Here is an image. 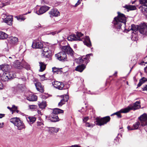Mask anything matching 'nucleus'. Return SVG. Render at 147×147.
<instances>
[{
    "label": "nucleus",
    "mask_w": 147,
    "mask_h": 147,
    "mask_svg": "<svg viewBox=\"0 0 147 147\" xmlns=\"http://www.w3.org/2000/svg\"><path fill=\"white\" fill-rule=\"evenodd\" d=\"M138 109V101H136L135 103L133 104H131L128 106L127 107L122 109L120 110L119 111L111 115V116L114 115H117L118 118H121L122 117L120 113H125L128 112L130 110H135Z\"/></svg>",
    "instance_id": "2"
},
{
    "label": "nucleus",
    "mask_w": 147,
    "mask_h": 147,
    "mask_svg": "<svg viewBox=\"0 0 147 147\" xmlns=\"http://www.w3.org/2000/svg\"><path fill=\"white\" fill-rule=\"evenodd\" d=\"M3 22L9 25H11L13 22V16H8L6 18H4Z\"/></svg>",
    "instance_id": "19"
},
{
    "label": "nucleus",
    "mask_w": 147,
    "mask_h": 147,
    "mask_svg": "<svg viewBox=\"0 0 147 147\" xmlns=\"http://www.w3.org/2000/svg\"><path fill=\"white\" fill-rule=\"evenodd\" d=\"M75 61L79 64L86 63V61L85 59L84 60V59H83V57H82L79 58L75 59Z\"/></svg>",
    "instance_id": "33"
},
{
    "label": "nucleus",
    "mask_w": 147,
    "mask_h": 147,
    "mask_svg": "<svg viewBox=\"0 0 147 147\" xmlns=\"http://www.w3.org/2000/svg\"><path fill=\"white\" fill-rule=\"evenodd\" d=\"M127 128L128 130H133L138 129V121H136L133 125L132 127L130 126H128Z\"/></svg>",
    "instance_id": "30"
},
{
    "label": "nucleus",
    "mask_w": 147,
    "mask_h": 147,
    "mask_svg": "<svg viewBox=\"0 0 147 147\" xmlns=\"http://www.w3.org/2000/svg\"><path fill=\"white\" fill-rule=\"evenodd\" d=\"M24 15H21L19 16H16V17L18 20H24L25 19V18L24 16Z\"/></svg>",
    "instance_id": "41"
},
{
    "label": "nucleus",
    "mask_w": 147,
    "mask_h": 147,
    "mask_svg": "<svg viewBox=\"0 0 147 147\" xmlns=\"http://www.w3.org/2000/svg\"><path fill=\"white\" fill-rule=\"evenodd\" d=\"M140 4L142 5V7L140 6L139 8L141 12L146 16V13H147V0H139Z\"/></svg>",
    "instance_id": "9"
},
{
    "label": "nucleus",
    "mask_w": 147,
    "mask_h": 147,
    "mask_svg": "<svg viewBox=\"0 0 147 147\" xmlns=\"http://www.w3.org/2000/svg\"><path fill=\"white\" fill-rule=\"evenodd\" d=\"M55 57H57V59L59 61H65L67 60L66 54L62 51L56 54Z\"/></svg>",
    "instance_id": "12"
},
{
    "label": "nucleus",
    "mask_w": 147,
    "mask_h": 147,
    "mask_svg": "<svg viewBox=\"0 0 147 147\" xmlns=\"http://www.w3.org/2000/svg\"><path fill=\"white\" fill-rule=\"evenodd\" d=\"M138 64L140 65H145V62L144 61H142L140 63H138Z\"/></svg>",
    "instance_id": "53"
},
{
    "label": "nucleus",
    "mask_w": 147,
    "mask_h": 147,
    "mask_svg": "<svg viewBox=\"0 0 147 147\" xmlns=\"http://www.w3.org/2000/svg\"><path fill=\"white\" fill-rule=\"evenodd\" d=\"M26 119L30 124H32L36 121V118L32 117H29L26 118Z\"/></svg>",
    "instance_id": "31"
},
{
    "label": "nucleus",
    "mask_w": 147,
    "mask_h": 147,
    "mask_svg": "<svg viewBox=\"0 0 147 147\" xmlns=\"http://www.w3.org/2000/svg\"><path fill=\"white\" fill-rule=\"evenodd\" d=\"M14 109V110L16 109H17V108L14 105H13L12 106L11 109Z\"/></svg>",
    "instance_id": "57"
},
{
    "label": "nucleus",
    "mask_w": 147,
    "mask_h": 147,
    "mask_svg": "<svg viewBox=\"0 0 147 147\" xmlns=\"http://www.w3.org/2000/svg\"><path fill=\"white\" fill-rule=\"evenodd\" d=\"M9 43L12 45H16L18 42V39L15 37H10Z\"/></svg>",
    "instance_id": "23"
},
{
    "label": "nucleus",
    "mask_w": 147,
    "mask_h": 147,
    "mask_svg": "<svg viewBox=\"0 0 147 147\" xmlns=\"http://www.w3.org/2000/svg\"><path fill=\"white\" fill-rule=\"evenodd\" d=\"M138 109L140 108H143L144 107H141V106L140 105V101H138Z\"/></svg>",
    "instance_id": "56"
},
{
    "label": "nucleus",
    "mask_w": 147,
    "mask_h": 147,
    "mask_svg": "<svg viewBox=\"0 0 147 147\" xmlns=\"http://www.w3.org/2000/svg\"><path fill=\"white\" fill-rule=\"evenodd\" d=\"M1 16L3 20V21L4 18H6V17H7V15L3 13L1 15Z\"/></svg>",
    "instance_id": "51"
},
{
    "label": "nucleus",
    "mask_w": 147,
    "mask_h": 147,
    "mask_svg": "<svg viewBox=\"0 0 147 147\" xmlns=\"http://www.w3.org/2000/svg\"><path fill=\"white\" fill-rule=\"evenodd\" d=\"M49 132L51 133H54L57 132L60 129L59 128H55V127H49Z\"/></svg>",
    "instance_id": "29"
},
{
    "label": "nucleus",
    "mask_w": 147,
    "mask_h": 147,
    "mask_svg": "<svg viewBox=\"0 0 147 147\" xmlns=\"http://www.w3.org/2000/svg\"><path fill=\"white\" fill-rule=\"evenodd\" d=\"M10 121L14 124L18 130H21L25 128L24 124L19 118L14 117L11 119Z\"/></svg>",
    "instance_id": "3"
},
{
    "label": "nucleus",
    "mask_w": 147,
    "mask_h": 147,
    "mask_svg": "<svg viewBox=\"0 0 147 147\" xmlns=\"http://www.w3.org/2000/svg\"><path fill=\"white\" fill-rule=\"evenodd\" d=\"M85 126L86 127H92L93 126L92 125L90 124V123L88 122H86V123Z\"/></svg>",
    "instance_id": "46"
},
{
    "label": "nucleus",
    "mask_w": 147,
    "mask_h": 147,
    "mask_svg": "<svg viewBox=\"0 0 147 147\" xmlns=\"http://www.w3.org/2000/svg\"><path fill=\"white\" fill-rule=\"evenodd\" d=\"M138 127L141 126L144 127L147 125V115L145 113L138 117Z\"/></svg>",
    "instance_id": "8"
},
{
    "label": "nucleus",
    "mask_w": 147,
    "mask_h": 147,
    "mask_svg": "<svg viewBox=\"0 0 147 147\" xmlns=\"http://www.w3.org/2000/svg\"><path fill=\"white\" fill-rule=\"evenodd\" d=\"M93 54L92 53H90L87 55L86 56H84L83 57V58L84 60L85 59L86 61V63L88 62V61L89 59L90 58V56H92Z\"/></svg>",
    "instance_id": "38"
},
{
    "label": "nucleus",
    "mask_w": 147,
    "mask_h": 147,
    "mask_svg": "<svg viewBox=\"0 0 147 147\" xmlns=\"http://www.w3.org/2000/svg\"><path fill=\"white\" fill-rule=\"evenodd\" d=\"M69 147H81L77 145H76L72 146H70Z\"/></svg>",
    "instance_id": "61"
},
{
    "label": "nucleus",
    "mask_w": 147,
    "mask_h": 147,
    "mask_svg": "<svg viewBox=\"0 0 147 147\" xmlns=\"http://www.w3.org/2000/svg\"><path fill=\"white\" fill-rule=\"evenodd\" d=\"M38 105L40 108L42 109H44L47 106L46 102L42 101L41 102L38 103Z\"/></svg>",
    "instance_id": "35"
},
{
    "label": "nucleus",
    "mask_w": 147,
    "mask_h": 147,
    "mask_svg": "<svg viewBox=\"0 0 147 147\" xmlns=\"http://www.w3.org/2000/svg\"><path fill=\"white\" fill-rule=\"evenodd\" d=\"M123 7L125 9L127 10L128 11L129 10H134L136 9V6L134 5H126Z\"/></svg>",
    "instance_id": "25"
},
{
    "label": "nucleus",
    "mask_w": 147,
    "mask_h": 147,
    "mask_svg": "<svg viewBox=\"0 0 147 147\" xmlns=\"http://www.w3.org/2000/svg\"><path fill=\"white\" fill-rule=\"evenodd\" d=\"M22 66L23 67H24L27 70L30 69V66L28 65L27 63H25Z\"/></svg>",
    "instance_id": "43"
},
{
    "label": "nucleus",
    "mask_w": 147,
    "mask_h": 147,
    "mask_svg": "<svg viewBox=\"0 0 147 147\" xmlns=\"http://www.w3.org/2000/svg\"><path fill=\"white\" fill-rule=\"evenodd\" d=\"M130 30L133 31L131 39L134 42L136 41V43H137L138 40V26L134 24H132L130 29L128 30V31H129Z\"/></svg>",
    "instance_id": "4"
},
{
    "label": "nucleus",
    "mask_w": 147,
    "mask_h": 147,
    "mask_svg": "<svg viewBox=\"0 0 147 147\" xmlns=\"http://www.w3.org/2000/svg\"><path fill=\"white\" fill-rule=\"evenodd\" d=\"M49 7L47 6H42L40 8L39 10L35 11V12L38 15H41L49 10Z\"/></svg>",
    "instance_id": "14"
},
{
    "label": "nucleus",
    "mask_w": 147,
    "mask_h": 147,
    "mask_svg": "<svg viewBox=\"0 0 147 147\" xmlns=\"http://www.w3.org/2000/svg\"><path fill=\"white\" fill-rule=\"evenodd\" d=\"M118 15L115 17L113 22L115 27L118 30H120L122 28L121 26L125 28L126 25V18L123 14L119 12H117Z\"/></svg>",
    "instance_id": "1"
},
{
    "label": "nucleus",
    "mask_w": 147,
    "mask_h": 147,
    "mask_svg": "<svg viewBox=\"0 0 147 147\" xmlns=\"http://www.w3.org/2000/svg\"><path fill=\"white\" fill-rule=\"evenodd\" d=\"M5 1H6V0H3L2 1V3L3 4L2 6H5L7 5L8 4V3L7 2L5 3H4V2Z\"/></svg>",
    "instance_id": "52"
},
{
    "label": "nucleus",
    "mask_w": 147,
    "mask_h": 147,
    "mask_svg": "<svg viewBox=\"0 0 147 147\" xmlns=\"http://www.w3.org/2000/svg\"><path fill=\"white\" fill-rule=\"evenodd\" d=\"M3 86L1 83H0V90L2 89Z\"/></svg>",
    "instance_id": "64"
},
{
    "label": "nucleus",
    "mask_w": 147,
    "mask_h": 147,
    "mask_svg": "<svg viewBox=\"0 0 147 147\" xmlns=\"http://www.w3.org/2000/svg\"><path fill=\"white\" fill-rule=\"evenodd\" d=\"M54 87L59 90H62L64 86V84L63 82H61L57 81H55L52 83Z\"/></svg>",
    "instance_id": "15"
},
{
    "label": "nucleus",
    "mask_w": 147,
    "mask_h": 147,
    "mask_svg": "<svg viewBox=\"0 0 147 147\" xmlns=\"http://www.w3.org/2000/svg\"><path fill=\"white\" fill-rule=\"evenodd\" d=\"M8 36V35L5 33L0 31V39H6Z\"/></svg>",
    "instance_id": "34"
},
{
    "label": "nucleus",
    "mask_w": 147,
    "mask_h": 147,
    "mask_svg": "<svg viewBox=\"0 0 147 147\" xmlns=\"http://www.w3.org/2000/svg\"><path fill=\"white\" fill-rule=\"evenodd\" d=\"M4 125V124L3 123H0V128H2L3 127V125Z\"/></svg>",
    "instance_id": "60"
},
{
    "label": "nucleus",
    "mask_w": 147,
    "mask_h": 147,
    "mask_svg": "<svg viewBox=\"0 0 147 147\" xmlns=\"http://www.w3.org/2000/svg\"><path fill=\"white\" fill-rule=\"evenodd\" d=\"M48 118L49 119L53 122H56L59 121V119L57 115L54 113L53 111L52 113L50 115Z\"/></svg>",
    "instance_id": "13"
},
{
    "label": "nucleus",
    "mask_w": 147,
    "mask_h": 147,
    "mask_svg": "<svg viewBox=\"0 0 147 147\" xmlns=\"http://www.w3.org/2000/svg\"><path fill=\"white\" fill-rule=\"evenodd\" d=\"M35 85L37 90L41 93L44 92V86H42L40 82H36L35 84Z\"/></svg>",
    "instance_id": "21"
},
{
    "label": "nucleus",
    "mask_w": 147,
    "mask_h": 147,
    "mask_svg": "<svg viewBox=\"0 0 147 147\" xmlns=\"http://www.w3.org/2000/svg\"><path fill=\"white\" fill-rule=\"evenodd\" d=\"M86 67L84 64H82L81 65H78L76 68L75 70L80 72H82L85 69Z\"/></svg>",
    "instance_id": "27"
},
{
    "label": "nucleus",
    "mask_w": 147,
    "mask_h": 147,
    "mask_svg": "<svg viewBox=\"0 0 147 147\" xmlns=\"http://www.w3.org/2000/svg\"><path fill=\"white\" fill-rule=\"evenodd\" d=\"M39 76L40 77V78L41 79V80L42 81H43L46 80V78L45 77V74H43L42 75H39Z\"/></svg>",
    "instance_id": "44"
},
{
    "label": "nucleus",
    "mask_w": 147,
    "mask_h": 147,
    "mask_svg": "<svg viewBox=\"0 0 147 147\" xmlns=\"http://www.w3.org/2000/svg\"><path fill=\"white\" fill-rule=\"evenodd\" d=\"M10 69V66L9 65L4 64L0 65V69L2 70L3 73L10 72L9 70Z\"/></svg>",
    "instance_id": "17"
},
{
    "label": "nucleus",
    "mask_w": 147,
    "mask_h": 147,
    "mask_svg": "<svg viewBox=\"0 0 147 147\" xmlns=\"http://www.w3.org/2000/svg\"><path fill=\"white\" fill-rule=\"evenodd\" d=\"M62 68H58L54 67L52 68V71L54 73L57 72V73H58L60 72V74H61L62 72Z\"/></svg>",
    "instance_id": "37"
},
{
    "label": "nucleus",
    "mask_w": 147,
    "mask_h": 147,
    "mask_svg": "<svg viewBox=\"0 0 147 147\" xmlns=\"http://www.w3.org/2000/svg\"><path fill=\"white\" fill-rule=\"evenodd\" d=\"M12 111V113L14 112L15 111H16L17 113H18V112H19V111H18V110H17V109H15V110H13Z\"/></svg>",
    "instance_id": "58"
},
{
    "label": "nucleus",
    "mask_w": 147,
    "mask_h": 147,
    "mask_svg": "<svg viewBox=\"0 0 147 147\" xmlns=\"http://www.w3.org/2000/svg\"><path fill=\"white\" fill-rule=\"evenodd\" d=\"M138 31L143 37L147 36V25L145 23L143 22L138 25Z\"/></svg>",
    "instance_id": "7"
},
{
    "label": "nucleus",
    "mask_w": 147,
    "mask_h": 147,
    "mask_svg": "<svg viewBox=\"0 0 147 147\" xmlns=\"http://www.w3.org/2000/svg\"><path fill=\"white\" fill-rule=\"evenodd\" d=\"M80 3V0H78L77 2L75 4V7L77 6L78 5H79Z\"/></svg>",
    "instance_id": "55"
},
{
    "label": "nucleus",
    "mask_w": 147,
    "mask_h": 147,
    "mask_svg": "<svg viewBox=\"0 0 147 147\" xmlns=\"http://www.w3.org/2000/svg\"><path fill=\"white\" fill-rule=\"evenodd\" d=\"M53 111L57 115L58 114L63 113V111L59 108H55L53 109Z\"/></svg>",
    "instance_id": "36"
},
{
    "label": "nucleus",
    "mask_w": 147,
    "mask_h": 147,
    "mask_svg": "<svg viewBox=\"0 0 147 147\" xmlns=\"http://www.w3.org/2000/svg\"><path fill=\"white\" fill-rule=\"evenodd\" d=\"M39 66L40 69L39 70L40 72H42L44 71L46 69V64L44 62H39Z\"/></svg>",
    "instance_id": "24"
},
{
    "label": "nucleus",
    "mask_w": 147,
    "mask_h": 147,
    "mask_svg": "<svg viewBox=\"0 0 147 147\" xmlns=\"http://www.w3.org/2000/svg\"><path fill=\"white\" fill-rule=\"evenodd\" d=\"M43 124V123L42 122L40 121H38L37 123V125L38 126H41Z\"/></svg>",
    "instance_id": "54"
},
{
    "label": "nucleus",
    "mask_w": 147,
    "mask_h": 147,
    "mask_svg": "<svg viewBox=\"0 0 147 147\" xmlns=\"http://www.w3.org/2000/svg\"><path fill=\"white\" fill-rule=\"evenodd\" d=\"M37 96L34 94H31L27 97V100L30 101H35L37 100Z\"/></svg>",
    "instance_id": "28"
},
{
    "label": "nucleus",
    "mask_w": 147,
    "mask_h": 147,
    "mask_svg": "<svg viewBox=\"0 0 147 147\" xmlns=\"http://www.w3.org/2000/svg\"><path fill=\"white\" fill-rule=\"evenodd\" d=\"M110 119V117L109 116H106L101 118L98 117L95 119L94 123L96 125L100 126L103 125L109 121Z\"/></svg>",
    "instance_id": "5"
},
{
    "label": "nucleus",
    "mask_w": 147,
    "mask_h": 147,
    "mask_svg": "<svg viewBox=\"0 0 147 147\" xmlns=\"http://www.w3.org/2000/svg\"><path fill=\"white\" fill-rule=\"evenodd\" d=\"M88 119V117H86L83 118V121L84 122L86 123V122Z\"/></svg>",
    "instance_id": "49"
},
{
    "label": "nucleus",
    "mask_w": 147,
    "mask_h": 147,
    "mask_svg": "<svg viewBox=\"0 0 147 147\" xmlns=\"http://www.w3.org/2000/svg\"><path fill=\"white\" fill-rule=\"evenodd\" d=\"M50 17L53 18V17H57L60 15V13L58 10L56 8H53L49 12Z\"/></svg>",
    "instance_id": "16"
},
{
    "label": "nucleus",
    "mask_w": 147,
    "mask_h": 147,
    "mask_svg": "<svg viewBox=\"0 0 147 147\" xmlns=\"http://www.w3.org/2000/svg\"><path fill=\"white\" fill-rule=\"evenodd\" d=\"M83 42L85 45H86L88 47H90L91 46V43L90 40V38L88 36H86Z\"/></svg>",
    "instance_id": "22"
},
{
    "label": "nucleus",
    "mask_w": 147,
    "mask_h": 147,
    "mask_svg": "<svg viewBox=\"0 0 147 147\" xmlns=\"http://www.w3.org/2000/svg\"><path fill=\"white\" fill-rule=\"evenodd\" d=\"M41 98L43 99H46L47 98L49 97V96L48 95H45L44 94H42L41 95Z\"/></svg>",
    "instance_id": "45"
},
{
    "label": "nucleus",
    "mask_w": 147,
    "mask_h": 147,
    "mask_svg": "<svg viewBox=\"0 0 147 147\" xmlns=\"http://www.w3.org/2000/svg\"><path fill=\"white\" fill-rule=\"evenodd\" d=\"M61 97L63 99H64L67 102L69 99V96L68 94L61 96Z\"/></svg>",
    "instance_id": "40"
},
{
    "label": "nucleus",
    "mask_w": 147,
    "mask_h": 147,
    "mask_svg": "<svg viewBox=\"0 0 147 147\" xmlns=\"http://www.w3.org/2000/svg\"><path fill=\"white\" fill-rule=\"evenodd\" d=\"M66 102L65 101L64 99H62L61 100L60 102L58 103V106L61 107Z\"/></svg>",
    "instance_id": "42"
},
{
    "label": "nucleus",
    "mask_w": 147,
    "mask_h": 147,
    "mask_svg": "<svg viewBox=\"0 0 147 147\" xmlns=\"http://www.w3.org/2000/svg\"><path fill=\"white\" fill-rule=\"evenodd\" d=\"M83 35V34L80 32H78L76 35L71 34L67 37V39L70 41L75 40H81V37Z\"/></svg>",
    "instance_id": "10"
},
{
    "label": "nucleus",
    "mask_w": 147,
    "mask_h": 147,
    "mask_svg": "<svg viewBox=\"0 0 147 147\" xmlns=\"http://www.w3.org/2000/svg\"><path fill=\"white\" fill-rule=\"evenodd\" d=\"M5 116V114H0V118H2L3 117H4Z\"/></svg>",
    "instance_id": "62"
},
{
    "label": "nucleus",
    "mask_w": 147,
    "mask_h": 147,
    "mask_svg": "<svg viewBox=\"0 0 147 147\" xmlns=\"http://www.w3.org/2000/svg\"><path fill=\"white\" fill-rule=\"evenodd\" d=\"M16 77L14 72L11 71L9 73H3V75L1 77V80L3 81H7Z\"/></svg>",
    "instance_id": "6"
},
{
    "label": "nucleus",
    "mask_w": 147,
    "mask_h": 147,
    "mask_svg": "<svg viewBox=\"0 0 147 147\" xmlns=\"http://www.w3.org/2000/svg\"><path fill=\"white\" fill-rule=\"evenodd\" d=\"M134 81L135 82V84H136V82H137V80L136 79V76H135L134 77Z\"/></svg>",
    "instance_id": "59"
},
{
    "label": "nucleus",
    "mask_w": 147,
    "mask_h": 147,
    "mask_svg": "<svg viewBox=\"0 0 147 147\" xmlns=\"http://www.w3.org/2000/svg\"><path fill=\"white\" fill-rule=\"evenodd\" d=\"M42 50L44 54L47 53L48 55L49 54V48L48 47H44L42 48Z\"/></svg>",
    "instance_id": "39"
},
{
    "label": "nucleus",
    "mask_w": 147,
    "mask_h": 147,
    "mask_svg": "<svg viewBox=\"0 0 147 147\" xmlns=\"http://www.w3.org/2000/svg\"><path fill=\"white\" fill-rule=\"evenodd\" d=\"M142 90L143 91H147V85H146L144 86L142 88Z\"/></svg>",
    "instance_id": "50"
},
{
    "label": "nucleus",
    "mask_w": 147,
    "mask_h": 147,
    "mask_svg": "<svg viewBox=\"0 0 147 147\" xmlns=\"http://www.w3.org/2000/svg\"><path fill=\"white\" fill-rule=\"evenodd\" d=\"M61 49L62 51L64 52L66 54L67 53L71 56L73 55L74 52L70 46H62Z\"/></svg>",
    "instance_id": "11"
},
{
    "label": "nucleus",
    "mask_w": 147,
    "mask_h": 147,
    "mask_svg": "<svg viewBox=\"0 0 147 147\" xmlns=\"http://www.w3.org/2000/svg\"><path fill=\"white\" fill-rule=\"evenodd\" d=\"M14 67L16 68L19 69H21L23 67V66L21 63L18 61H17L14 62L13 64Z\"/></svg>",
    "instance_id": "26"
},
{
    "label": "nucleus",
    "mask_w": 147,
    "mask_h": 147,
    "mask_svg": "<svg viewBox=\"0 0 147 147\" xmlns=\"http://www.w3.org/2000/svg\"><path fill=\"white\" fill-rule=\"evenodd\" d=\"M37 106L35 105H29V108L31 109H36Z\"/></svg>",
    "instance_id": "47"
},
{
    "label": "nucleus",
    "mask_w": 147,
    "mask_h": 147,
    "mask_svg": "<svg viewBox=\"0 0 147 147\" xmlns=\"http://www.w3.org/2000/svg\"><path fill=\"white\" fill-rule=\"evenodd\" d=\"M144 71L147 73V66L144 68Z\"/></svg>",
    "instance_id": "63"
},
{
    "label": "nucleus",
    "mask_w": 147,
    "mask_h": 147,
    "mask_svg": "<svg viewBox=\"0 0 147 147\" xmlns=\"http://www.w3.org/2000/svg\"><path fill=\"white\" fill-rule=\"evenodd\" d=\"M146 82H147V79L144 77H142V78L139 80V82L138 83V87H140Z\"/></svg>",
    "instance_id": "32"
},
{
    "label": "nucleus",
    "mask_w": 147,
    "mask_h": 147,
    "mask_svg": "<svg viewBox=\"0 0 147 147\" xmlns=\"http://www.w3.org/2000/svg\"><path fill=\"white\" fill-rule=\"evenodd\" d=\"M56 33H58V32H57V31H54L51 32L50 33H48V34H51L53 35H54Z\"/></svg>",
    "instance_id": "48"
},
{
    "label": "nucleus",
    "mask_w": 147,
    "mask_h": 147,
    "mask_svg": "<svg viewBox=\"0 0 147 147\" xmlns=\"http://www.w3.org/2000/svg\"><path fill=\"white\" fill-rule=\"evenodd\" d=\"M26 80L25 78H22L20 79H19V81H23V82L22 84H18L17 86V88L18 89L21 90H24L26 88L25 85V82L26 81Z\"/></svg>",
    "instance_id": "18"
},
{
    "label": "nucleus",
    "mask_w": 147,
    "mask_h": 147,
    "mask_svg": "<svg viewBox=\"0 0 147 147\" xmlns=\"http://www.w3.org/2000/svg\"><path fill=\"white\" fill-rule=\"evenodd\" d=\"M32 47L33 48L41 49L43 47V44L40 42L34 41L33 42Z\"/></svg>",
    "instance_id": "20"
}]
</instances>
